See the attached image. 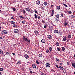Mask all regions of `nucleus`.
<instances>
[{
    "instance_id": "nucleus-1",
    "label": "nucleus",
    "mask_w": 75,
    "mask_h": 75,
    "mask_svg": "<svg viewBox=\"0 0 75 75\" xmlns=\"http://www.w3.org/2000/svg\"><path fill=\"white\" fill-rule=\"evenodd\" d=\"M22 37V39L24 41H27L28 42H30V41L28 39L26 38L25 36H23Z\"/></svg>"
},
{
    "instance_id": "nucleus-2",
    "label": "nucleus",
    "mask_w": 75,
    "mask_h": 75,
    "mask_svg": "<svg viewBox=\"0 0 75 75\" xmlns=\"http://www.w3.org/2000/svg\"><path fill=\"white\" fill-rule=\"evenodd\" d=\"M14 33H16V34H18V32L19 30L18 29H15L14 30Z\"/></svg>"
},
{
    "instance_id": "nucleus-3",
    "label": "nucleus",
    "mask_w": 75,
    "mask_h": 75,
    "mask_svg": "<svg viewBox=\"0 0 75 75\" xmlns=\"http://www.w3.org/2000/svg\"><path fill=\"white\" fill-rule=\"evenodd\" d=\"M62 35V32L59 31L58 32V35L61 36Z\"/></svg>"
},
{
    "instance_id": "nucleus-4",
    "label": "nucleus",
    "mask_w": 75,
    "mask_h": 75,
    "mask_svg": "<svg viewBox=\"0 0 75 75\" xmlns=\"http://www.w3.org/2000/svg\"><path fill=\"white\" fill-rule=\"evenodd\" d=\"M46 67H47L48 68H49L50 67V64L49 63H46Z\"/></svg>"
},
{
    "instance_id": "nucleus-5",
    "label": "nucleus",
    "mask_w": 75,
    "mask_h": 75,
    "mask_svg": "<svg viewBox=\"0 0 75 75\" xmlns=\"http://www.w3.org/2000/svg\"><path fill=\"white\" fill-rule=\"evenodd\" d=\"M41 42L42 43H45V40L44 39H42L41 40Z\"/></svg>"
},
{
    "instance_id": "nucleus-6",
    "label": "nucleus",
    "mask_w": 75,
    "mask_h": 75,
    "mask_svg": "<svg viewBox=\"0 0 75 75\" xmlns=\"http://www.w3.org/2000/svg\"><path fill=\"white\" fill-rule=\"evenodd\" d=\"M25 10H26V11H28V12H29V11H31V9L30 8H25Z\"/></svg>"
},
{
    "instance_id": "nucleus-7",
    "label": "nucleus",
    "mask_w": 75,
    "mask_h": 75,
    "mask_svg": "<svg viewBox=\"0 0 75 75\" xmlns=\"http://www.w3.org/2000/svg\"><path fill=\"white\" fill-rule=\"evenodd\" d=\"M25 58H26V59H28L29 58V56L28 55L25 54Z\"/></svg>"
},
{
    "instance_id": "nucleus-8",
    "label": "nucleus",
    "mask_w": 75,
    "mask_h": 75,
    "mask_svg": "<svg viewBox=\"0 0 75 75\" xmlns=\"http://www.w3.org/2000/svg\"><path fill=\"white\" fill-rule=\"evenodd\" d=\"M4 33L5 34H7V31H6V30H4L3 31Z\"/></svg>"
},
{
    "instance_id": "nucleus-9",
    "label": "nucleus",
    "mask_w": 75,
    "mask_h": 75,
    "mask_svg": "<svg viewBox=\"0 0 75 75\" xmlns=\"http://www.w3.org/2000/svg\"><path fill=\"white\" fill-rule=\"evenodd\" d=\"M34 33L36 34V35H38V34H39V32L38 31H34Z\"/></svg>"
},
{
    "instance_id": "nucleus-10",
    "label": "nucleus",
    "mask_w": 75,
    "mask_h": 75,
    "mask_svg": "<svg viewBox=\"0 0 75 75\" xmlns=\"http://www.w3.org/2000/svg\"><path fill=\"white\" fill-rule=\"evenodd\" d=\"M40 4V1L38 0L36 1V4H38L39 5Z\"/></svg>"
},
{
    "instance_id": "nucleus-11",
    "label": "nucleus",
    "mask_w": 75,
    "mask_h": 75,
    "mask_svg": "<svg viewBox=\"0 0 75 75\" xmlns=\"http://www.w3.org/2000/svg\"><path fill=\"white\" fill-rule=\"evenodd\" d=\"M47 36L48 38H49V39H51V38H52V36L50 35H48Z\"/></svg>"
},
{
    "instance_id": "nucleus-12",
    "label": "nucleus",
    "mask_w": 75,
    "mask_h": 75,
    "mask_svg": "<svg viewBox=\"0 0 75 75\" xmlns=\"http://www.w3.org/2000/svg\"><path fill=\"white\" fill-rule=\"evenodd\" d=\"M68 24V22H65L64 24V26H67V25Z\"/></svg>"
},
{
    "instance_id": "nucleus-13",
    "label": "nucleus",
    "mask_w": 75,
    "mask_h": 75,
    "mask_svg": "<svg viewBox=\"0 0 75 75\" xmlns=\"http://www.w3.org/2000/svg\"><path fill=\"white\" fill-rule=\"evenodd\" d=\"M54 33H58V30H54Z\"/></svg>"
},
{
    "instance_id": "nucleus-14",
    "label": "nucleus",
    "mask_w": 75,
    "mask_h": 75,
    "mask_svg": "<svg viewBox=\"0 0 75 75\" xmlns=\"http://www.w3.org/2000/svg\"><path fill=\"white\" fill-rule=\"evenodd\" d=\"M32 66L33 68H36V66L35 65V64H32Z\"/></svg>"
},
{
    "instance_id": "nucleus-15",
    "label": "nucleus",
    "mask_w": 75,
    "mask_h": 75,
    "mask_svg": "<svg viewBox=\"0 0 75 75\" xmlns=\"http://www.w3.org/2000/svg\"><path fill=\"white\" fill-rule=\"evenodd\" d=\"M71 18H72V19H73L75 17V16L74 15H71L70 17Z\"/></svg>"
},
{
    "instance_id": "nucleus-16",
    "label": "nucleus",
    "mask_w": 75,
    "mask_h": 75,
    "mask_svg": "<svg viewBox=\"0 0 75 75\" xmlns=\"http://www.w3.org/2000/svg\"><path fill=\"white\" fill-rule=\"evenodd\" d=\"M55 20L56 22H58L59 20V18H55Z\"/></svg>"
},
{
    "instance_id": "nucleus-17",
    "label": "nucleus",
    "mask_w": 75,
    "mask_h": 75,
    "mask_svg": "<svg viewBox=\"0 0 75 75\" xmlns=\"http://www.w3.org/2000/svg\"><path fill=\"white\" fill-rule=\"evenodd\" d=\"M72 65L73 67H74V68H75V63H72Z\"/></svg>"
},
{
    "instance_id": "nucleus-18",
    "label": "nucleus",
    "mask_w": 75,
    "mask_h": 75,
    "mask_svg": "<svg viewBox=\"0 0 75 75\" xmlns=\"http://www.w3.org/2000/svg\"><path fill=\"white\" fill-rule=\"evenodd\" d=\"M60 8H61V7L59 6H58L57 7V10H60Z\"/></svg>"
},
{
    "instance_id": "nucleus-19",
    "label": "nucleus",
    "mask_w": 75,
    "mask_h": 75,
    "mask_svg": "<svg viewBox=\"0 0 75 75\" xmlns=\"http://www.w3.org/2000/svg\"><path fill=\"white\" fill-rule=\"evenodd\" d=\"M43 4H44L45 6H47V5L48 4V3L47 2H44L43 3Z\"/></svg>"
},
{
    "instance_id": "nucleus-20",
    "label": "nucleus",
    "mask_w": 75,
    "mask_h": 75,
    "mask_svg": "<svg viewBox=\"0 0 75 75\" xmlns=\"http://www.w3.org/2000/svg\"><path fill=\"white\" fill-rule=\"evenodd\" d=\"M34 12L35 13H36L37 14H38V13L37 12V10L35 9L34 10Z\"/></svg>"
},
{
    "instance_id": "nucleus-21",
    "label": "nucleus",
    "mask_w": 75,
    "mask_h": 75,
    "mask_svg": "<svg viewBox=\"0 0 75 75\" xmlns=\"http://www.w3.org/2000/svg\"><path fill=\"white\" fill-rule=\"evenodd\" d=\"M68 13L69 14H71L72 13V12L71 11H69Z\"/></svg>"
},
{
    "instance_id": "nucleus-22",
    "label": "nucleus",
    "mask_w": 75,
    "mask_h": 75,
    "mask_svg": "<svg viewBox=\"0 0 75 75\" xmlns=\"http://www.w3.org/2000/svg\"><path fill=\"white\" fill-rule=\"evenodd\" d=\"M49 51H52V47H50L49 48Z\"/></svg>"
},
{
    "instance_id": "nucleus-23",
    "label": "nucleus",
    "mask_w": 75,
    "mask_h": 75,
    "mask_svg": "<svg viewBox=\"0 0 75 75\" xmlns=\"http://www.w3.org/2000/svg\"><path fill=\"white\" fill-rule=\"evenodd\" d=\"M21 62L20 61H18V62L17 63V65H20V64H21Z\"/></svg>"
},
{
    "instance_id": "nucleus-24",
    "label": "nucleus",
    "mask_w": 75,
    "mask_h": 75,
    "mask_svg": "<svg viewBox=\"0 0 75 75\" xmlns=\"http://www.w3.org/2000/svg\"><path fill=\"white\" fill-rule=\"evenodd\" d=\"M56 17H57V18H59V14L56 15Z\"/></svg>"
},
{
    "instance_id": "nucleus-25",
    "label": "nucleus",
    "mask_w": 75,
    "mask_h": 75,
    "mask_svg": "<svg viewBox=\"0 0 75 75\" xmlns=\"http://www.w3.org/2000/svg\"><path fill=\"white\" fill-rule=\"evenodd\" d=\"M45 52L46 53H48L49 52H50V50H49L48 49H47L46 50Z\"/></svg>"
},
{
    "instance_id": "nucleus-26",
    "label": "nucleus",
    "mask_w": 75,
    "mask_h": 75,
    "mask_svg": "<svg viewBox=\"0 0 75 75\" xmlns=\"http://www.w3.org/2000/svg\"><path fill=\"white\" fill-rule=\"evenodd\" d=\"M68 37L69 38V39H70L71 38V35H68Z\"/></svg>"
},
{
    "instance_id": "nucleus-27",
    "label": "nucleus",
    "mask_w": 75,
    "mask_h": 75,
    "mask_svg": "<svg viewBox=\"0 0 75 75\" xmlns=\"http://www.w3.org/2000/svg\"><path fill=\"white\" fill-rule=\"evenodd\" d=\"M10 23L12 24H16V23L13 21H11Z\"/></svg>"
},
{
    "instance_id": "nucleus-28",
    "label": "nucleus",
    "mask_w": 75,
    "mask_h": 75,
    "mask_svg": "<svg viewBox=\"0 0 75 75\" xmlns=\"http://www.w3.org/2000/svg\"><path fill=\"white\" fill-rule=\"evenodd\" d=\"M63 41H66V40H67V38H66L65 37L63 38Z\"/></svg>"
},
{
    "instance_id": "nucleus-29",
    "label": "nucleus",
    "mask_w": 75,
    "mask_h": 75,
    "mask_svg": "<svg viewBox=\"0 0 75 75\" xmlns=\"http://www.w3.org/2000/svg\"><path fill=\"white\" fill-rule=\"evenodd\" d=\"M34 16L35 19H37L38 17H37V15L36 14H35L34 15Z\"/></svg>"
},
{
    "instance_id": "nucleus-30",
    "label": "nucleus",
    "mask_w": 75,
    "mask_h": 75,
    "mask_svg": "<svg viewBox=\"0 0 75 75\" xmlns=\"http://www.w3.org/2000/svg\"><path fill=\"white\" fill-rule=\"evenodd\" d=\"M59 68H60L62 70H64V68L62 67L61 66H60L59 67Z\"/></svg>"
},
{
    "instance_id": "nucleus-31",
    "label": "nucleus",
    "mask_w": 75,
    "mask_h": 75,
    "mask_svg": "<svg viewBox=\"0 0 75 75\" xmlns=\"http://www.w3.org/2000/svg\"><path fill=\"white\" fill-rule=\"evenodd\" d=\"M10 53V52H6V55H9V54Z\"/></svg>"
},
{
    "instance_id": "nucleus-32",
    "label": "nucleus",
    "mask_w": 75,
    "mask_h": 75,
    "mask_svg": "<svg viewBox=\"0 0 75 75\" xmlns=\"http://www.w3.org/2000/svg\"><path fill=\"white\" fill-rule=\"evenodd\" d=\"M12 26L13 27H14H14H17V26L16 25V24L13 25Z\"/></svg>"
},
{
    "instance_id": "nucleus-33",
    "label": "nucleus",
    "mask_w": 75,
    "mask_h": 75,
    "mask_svg": "<svg viewBox=\"0 0 75 75\" xmlns=\"http://www.w3.org/2000/svg\"><path fill=\"white\" fill-rule=\"evenodd\" d=\"M56 45L57 46H59V44L58 42H57L56 43Z\"/></svg>"
},
{
    "instance_id": "nucleus-34",
    "label": "nucleus",
    "mask_w": 75,
    "mask_h": 75,
    "mask_svg": "<svg viewBox=\"0 0 75 75\" xmlns=\"http://www.w3.org/2000/svg\"><path fill=\"white\" fill-rule=\"evenodd\" d=\"M62 4L63 5H64V6L65 7H68V6H67V5H66V4L64 3H63Z\"/></svg>"
},
{
    "instance_id": "nucleus-35",
    "label": "nucleus",
    "mask_w": 75,
    "mask_h": 75,
    "mask_svg": "<svg viewBox=\"0 0 75 75\" xmlns=\"http://www.w3.org/2000/svg\"><path fill=\"white\" fill-rule=\"evenodd\" d=\"M3 54V51L2 50L0 51V54Z\"/></svg>"
},
{
    "instance_id": "nucleus-36",
    "label": "nucleus",
    "mask_w": 75,
    "mask_h": 75,
    "mask_svg": "<svg viewBox=\"0 0 75 75\" xmlns=\"http://www.w3.org/2000/svg\"><path fill=\"white\" fill-rule=\"evenodd\" d=\"M25 22H26L24 20L22 21V24H25Z\"/></svg>"
},
{
    "instance_id": "nucleus-37",
    "label": "nucleus",
    "mask_w": 75,
    "mask_h": 75,
    "mask_svg": "<svg viewBox=\"0 0 75 75\" xmlns=\"http://www.w3.org/2000/svg\"><path fill=\"white\" fill-rule=\"evenodd\" d=\"M22 12H23V13H26V11H25V10L24 9L23 10Z\"/></svg>"
},
{
    "instance_id": "nucleus-38",
    "label": "nucleus",
    "mask_w": 75,
    "mask_h": 75,
    "mask_svg": "<svg viewBox=\"0 0 75 75\" xmlns=\"http://www.w3.org/2000/svg\"><path fill=\"white\" fill-rule=\"evenodd\" d=\"M42 54H40L39 55V57H42Z\"/></svg>"
},
{
    "instance_id": "nucleus-39",
    "label": "nucleus",
    "mask_w": 75,
    "mask_h": 75,
    "mask_svg": "<svg viewBox=\"0 0 75 75\" xmlns=\"http://www.w3.org/2000/svg\"><path fill=\"white\" fill-rule=\"evenodd\" d=\"M49 28L50 29V30H52V29H53V27L52 26H50L49 27Z\"/></svg>"
},
{
    "instance_id": "nucleus-40",
    "label": "nucleus",
    "mask_w": 75,
    "mask_h": 75,
    "mask_svg": "<svg viewBox=\"0 0 75 75\" xmlns=\"http://www.w3.org/2000/svg\"><path fill=\"white\" fill-rule=\"evenodd\" d=\"M62 51H65V47H63L62 48Z\"/></svg>"
},
{
    "instance_id": "nucleus-41",
    "label": "nucleus",
    "mask_w": 75,
    "mask_h": 75,
    "mask_svg": "<svg viewBox=\"0 0 75 75\" xmlns=\"http://www.w3.org/2000/svg\"><path fill=\"white\" fill-rule=\"evenodd\" d=\"M67 65H70V63H69V62H67Z\"/></svg>"
},
{
    "instance_id": "nucleus-42",
    "label": "nucleus",
    "mask_w": 75,
    "mask_h": 75,
    "mask_svg": "<svg viewBox=\"0 0 75 75\" xmlns=\"http://www.w3.org/2000/svg\"><path fill=\"white\" fill-rule=\"evenodd\" d=\"M36 64H40V62H38V60H36Z\"/></svg>"
},
{
    "instance_id": "nucleus-43",
    "label": "nucleus",
    "mask_w": 75,
    "mask_h": 75,
    "mask_svg": "<svg viewBox=\"0 0 75 75\" xmlns=\"http://www.w3.org/2000/svg\"><path fill=\"white\" fill-rule=\"evenodd\" d=\"M55 13V11L54 10H52V14H54V13Z\"/></svg>"
},
{
    "instance_id": "nucleus-44",
    "label": "nucleus",
    "mask_w": 75,
    "mask_h": 75,
    "mask_svg": "<svg viewBox=\"0 0 75 75\" xmlns=\"http://www.w3.org/2000/svg\"><path fill=\"white\" fill-rule=\"evenodd\" d=\"M1 34H2V35H4V32L3 31L1 32L0 33Z\"/></svg>"
},
{
    "instance_id": "nucleus-45",
    "label": "nucleus",
    "mask_w": 75,
    "mask_h": 75,
    "mask_svg": "<svg viewBox=\"0 0 75 75\" xmlns=\"http://www.w3.org/2000/svg\"><path fill=\"white\" fill-rule=\"evenodd\" d=\"M57 51H61V49L59 48H57Z\"/></svg>"
},
{
    "instance_id": "nucleus-46",
    "label": "nucleus",
    "mask_w": 75,
    "mask_h": 75,
    "mask_svg": "<svg viewBox=\"0 0 75 75\" xmlns=\"http://www.w3.org/2000/svg\"><path fill=\"white\" fill-rule=\"evenodd\" d=\"M40 8H41V9H42V10H44V8H43V7L42 6H41Z\"/></svg>"
},
{
    "instance_id": "nucleus-47",
    "label": "nucleus",
    "mask_w": 75,
    "mask_h": 75,
    "mask_svg": "<svg viewBox=\"0 0 75 75\" xmlns=\"http://www.w3.org/2000/svg\"><path fill=\"white\" fill-rule=\"evenodd\" d=\"M0 71H3V68H0Z\"/></svg>"
},
{
    "instance_id": "nucleus-48",
    "label": "nucleus",
    "mask_w": 75,
    "mask_h": 75,
    "mask_svg": "<svg viewBox=\"0 0 75 75\" xmlns=\"http://www.w3.org/2000/svg\"><path fill=\"white\" fill-rule=\"evenodd\" d=\"M38 19H40V18H41V17L40 16H38Z\"/></svg>"
},
{
    "instance_id": "nucleus-49",
    "label": "nucleus",
    "mask_w": 75,
    "mask_h": 75,
    "mask_svg": "<svg viewBox=\"0 0 75 75\" xmlns=\"http://www.w3.org/2000/svg\"><path fill=\"white\" fill-rule=\"evenodd\" d=\"M19 17L20 18H23V16H19Z\"/></svg>"
},
{
    "instance_id": "nucleus-50",
    "label": "nucleus",
    "mask_w": 75,
    "mask_h": 75,
    "mask_svg": "<svg viewBox=\"0 0 75 75\" xmlns=\"http://www.w3.org/2000/svg\"><path fill=\"white\" fill-rule=\"evenodd\" d=\"M44 28H47V26L45 25H44Z\"/></svg>"
},
{
    "instance_id": "nucleus-51",
    "label": "nucleus",
    "mask_w": 75,
    "mask_h": 75,
    "mask_svg": "<svg viewBox=\"0 0 75 75\" xmlns=\"http://www.w3.org/2000/svg\"><path fill=\"white\" fill-rule=\"evenodd\" d=\"M12 10H13V11H16V9L15 8H13Z\"/></svg>"
},
{
    "instance_id": "nucleus-52",
    "label": "nucleus",
    "mask_w": 75,
    "mask_h": 75,
    "mask_svg": "<svg viewBox=\"0 0 75 75\" xmlns=\"http://www.w3.org/2000/svg\"><path fill=\"white\" fill-rule=\"evenodd\" d=\"M61 17H64V15H63V13H61Z\"/></svg>"
},
{
    "instance_id": "nucleus-53",
    "label": "nucleus",
    "mask_w": 75,
    "mask_h": 75,
    "mask_svg": "<svg viewBox=\"0 0 75 75\" xmlns=\"http://www.w3.org/2000/svg\"><path fill=\"white\" fill-rule=\"evenodd\" d=\"M56 66L57 68H59V67H58V65H56Z\"/></svg>"
},
{
    "instance_id": "nucleus-54",
    "label": "nucleus",
    "mask_w": 75,
    "mask_h": 75,
    "mask_svg": "<svg viewBox=\"0 0 75 75\" xmlns=\"http://www.w3.org/2000/svg\"><path fill=\"white\" fill-rule=\"evenodd\" d=\"M11 18L12 20H14V18L13 17H11Z\"/></svg>"
},
{
    "instance_id": "nucleus-55",
    "label": "nucleus",
    "mask_w": 75,
    "mask_h": 75,
    "mask_svg": "<svg viewBox=\"0 0 75 75\" xmlns=\"http://www.w3.org/2000/svg\"><path fill=\"white\" fill-rule=\"evenodd\" d=\"M30 74H33V71H30Z\"/></svg>"
},
{
    "instance_id": "nucleus-56",
    "label": "nucleus",
    "mask_w": 75,
    "mask_h": 75,
    "mask_svg": "<svg viewBox=\"0 0 75 75\" xmlns=\"http://www.w3.org/2000/svg\"><path fill=\"white\" fill-rule=\"evenodd\" d=\"M56 61H59V59H57Z\"/></svg>"
},
{
    "instance_id": "nucleus-57",
    "label": "nucleus",
    "mask_w": 75,
    "mask_h": 75,
    "mask_svg": "<svg viewBox=\"0 0 75 75\" xmlns=\"http://www.w3.org/2000/svg\"><path fill=\"white\" fill-rule=\"evenodd\" d=\"M54 7V5H51V7L52 8V7Z\"/></svg>"
},
{
    "instance_id": "nucleus-58",
    "label": "nucleus",
    "mask_w": 75,
    "mask_h": 75,
    "mask_svg": "<svg viewBox=\"0 0 75 75\" xmlns=\"http://www.w3.org/2000/svg\"><path fill=\"white\" fill-rule=\"evenodd\" d=\"M32 69H31V68H29V71H31Z\"/></svg>"
},
{
    "instance_id": "nucleus-59",
    "label": "nucleus",
    "mask_w": 75,
    "mask_h": 75,
    "mask_svg": "<svg viewBox=\"0 0 75 75\" xmlns=\"http://www.w3.org/2000/svg\"><path fill=\"white\" fill-rule=\"evenodd\" d=\"M51 16H54V13H52Z\"/></svg>"
},
{
    "instance_id": "nucleus-60",
    "label": "nucleus",
    "mask_w": 75,
    "mask_h": 75,
    "mask_svg": "<svg viewBox=\"0 0 75 75\" xmlns=\"http://www.w3.org/2000/svg\"><path fill=\"white\" fill-rule=\"evenodd\" d=\"M42 23H45V22H44V20H42Z\"/></svg>"
},
{
    "instance_id": "nucleus-61",
    "label": "nucleus",
    "mask_w": 75,
    "mask_h": 75,
    "mask_svg": "<svg viewBox=\"0 0 75 75\" xmlns=\"http://www.w3.org/2000/svg\"><path fill=\"white\" fill-rule=\"evenodd\" d=\"M41 74H42V75H44V73H43V72H41Z\"/></svg>"
},
{
    "instance_id": "nucleus-62",
    "label": "nucleus",
    "mask_w": 75,
    "mask_h": 75,
    "mask_svg": "<svg viewBox=\"0 0 75 75\" xmlns=\"http://www.w3.org/2000/svg\"><path fill=\"white\" fill-rule=\"evenodd\" d=\"M13 55H15V53H12Z\"/></svg>"
},
{
    "instance_id": "nucleus-63",
    "label": "nucleus",
    "mask_w": 75,
    "mask_h": 75,
    "mask_svg": "<svg viewBox=\"0 0 75 75\" xmlns=\"http://www.w3.org/2000/svg\"><path fill=\"white\" fill-rule=\"evenodd\" d=\"M0 39L1 40H2V37H0Z\"/></svg>"
},
{
    "instance_id": "nucleus-64",
    "label": "nucleus",
    "mask_w": 75,
    "mask_h": 75,
    "mask_svg": "<svg viewBox=\"0 0 75 75\" xmlns=\"http://www.w3.org/2000/svg\"><path fill=\"white\" fill-rule=\"evenodd\" d=\"M54 72V70H52V73H53V72Z\"/></svg>"
}]
</instances>
